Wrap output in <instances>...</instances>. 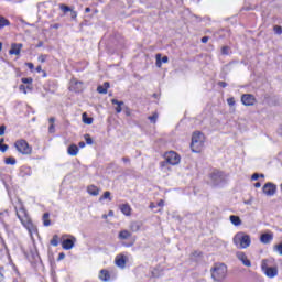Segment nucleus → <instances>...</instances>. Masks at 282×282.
Masks as SVG:
<instances>
[{
  "mask_svg": "<svg viewBox=\"0 0 282 282\" xmlns=\"http://www.w3.org/2000/svg\"><path fill=\"white\" fill-rule=\"evenodd\" d=\"M97 91L98 94H107V88H105L104 86H98Z\"/></svg>",
  "mask_w": 282,
  "mask_h": 282,
  "instance_id": "nucleus-33",
  "label": "nucleus"
},
{
  "mask_svg": "<svg viewBox=\"0 0 282 282\" xmlns=\"http://www.w3.org/2000/svg\"><path fill=\"white\" fill-rule=\"evenodd\" d=\"M76 246V237L70 236V238L64 239L62 241L63 250H72Z\"/></svg>",
  "mask_w": 282,
  "mask_h": 282,
  "instance_id": "nucleus-10",
  "label": "nucleus"
},
{
  "mask_svg": "<svg viewBox=\"0 0 282 282\" xmlns=\"http://www.w3.org/2000/svg\"><path fill=\"white\" fill-rule=\"evenodd\" d=\"M82 118H83L84 124H93V123H94V119L87 117V112H84L83 116H82Z\"/></svg>",
  "mask_w": 282,
  "mask_h": 282,
  "instance_id": "nucleus-26",
  "label": "nucleus"
},
{
  "mask_svg": "<svg viewBox=\"0 0 282 282\" xmlns=\"http://www.w3.org/2000/svg\"><path fill=\"white\" fill-rule=\"evenodd\" d=\"M237 259H239V261H241V263L243 265H246V268H250L252 265V263L250 262V260L248 259V256H246L245 252L238 251L236 253Z\"/></svg>",
  "mask_w": 282,
  "mask_h": 282,
  "instance_id": "nucleus-12",
  "label": "nucleus"
},
{
  "mask_svg": "<svg viewBox=\"0 0 282 282\" xmlns=\"http://www.w3.org/2000/svg\"><path fill=\"white\" fill-rule=\"evenodd\" d=\"M14 147H15L17 151L19 153H21L22 155H30V153H32V149H31L30 144L28 143V141H25L23 139L18 140L14 143Z\"/></svg>",
  "mask_w": 282,
  "mask_h": 282,
  "instance_id": "nucleus-6",
  "label": "nucleus"
},
{
  "mask_svg": "<svg viewBox=\"0 0 282 282\" xmlns=\"http://www.w3.org/2000/svg\"><path fill=\"white\" fill-rule=\"evenodd\" d=\"M99 279H100L101 281L107 282V281H110V280H111V275L109 274V271L102 269V270L99 272Z\"/></svg>",
  "mask_w": 282,
  "mask_h": 282,
  "instance_id": "nucleus-17",
  "label": "nucleus"
},
{
  "mask_svg": "<svg viewBox=\"0 0 282 282\" xmlns=\"http://www.w3.org/2000/svg\"><path fill=\"white\" fill-rule=\"evenodd\" d=\"M85 12L89 13V12H91V9L88 7V8L85 9Z\"/></svg>",
  "mask_w": 282,
  "mask_h": 282,
  "instance_id": "nucleus-58",
  "label": "nucleus"
},
{
  "mask_svg": "<svg viewBox=\"0 0 282 282\" xmlns=\"http://www.w3.org/2000/svg\"><path fill=\"white\" fill-rule=\"evenodd\" d=\"M87 193L89 195H93V197H97V195H100V189L94 185L88 186Z\"/></svg>",
  "mask_w": 282,
  "mask_h": 282,
  "instance_id": "nucleus-18",
  "label": "nucleus"
},
{
  "mask_svg": "<svg viewBox=\"0 0 282 282\" xmlns=\"http://www.w3.org/2000/svg\"><path fill=\"white\" fill-rule=\"evenodd\" d=\"M48 131L50 133H54V123H51V126L48 127Z\"/></svg>",
  "mask_w": 282,
  "mask_h": 282,
  "instance_id": "nucleus-47",
  "label": "nucleus"
},
{
  "mask_svg": "<svg viewBox=\"0 0 282 282\" xmlns=\"http://www.w3.org/2000/svg\"><path fill=\"white\" fill-rule=\"evenodd\" d=\"M260 177H265L263 174H260Z\"/></svg>",
  "mask_w": 282,
  "mask_h": 282,
  "instance_id": "nucleus-64",
  "label": "nucleus"
},
{
  "mask_svg": "<svg viewBox=\"0 0 282 282\" xmlns=\"http://www.w3.org/2000/svg\"><path fill=\"white\" fill-rule=\"evenodd\" d=\"M149 120L155 123L158 121V113H154L153 116L149 117Z\"/></svg>",
  "mask_w": 282,
  "mask_h": 282,
  "instance_id": "nucleus-37",
  "label": "nucleus"
},
{
  "mask_svg": "<svg viewBox=\"0 0 282 282\" xmlns=\"http://www.w3.org/2000/svg\"><path fill=\"white\" fill-rule=\"evenodd\" d=\"M37 61H39L40 63H45V61H47V55H40V56L37 57Z\"/></svg>",
  "mask_w": 282,
  "mask_h": 282,
  "instance_id": "nucleus-36",
  "label": "nucleus"
},
{
  "mask_svg": "<svg viewBox=\"0 0 282 282\" xmlns=\"http://www.w3.org/2000/svg\"><path fill=\"white\" fill-rule=\"evenodd\" d=\"M262 191L264 195H267L268 197H272V195L276 193V185H274L273 183H267L263 185Z\"/></svg>",
  "mask_w": 282,
  "mask_h": 282,
  "instance_id": "nucleus-11",
  "label": "nucleus"
},
{
  "mask_svg": "<svg viewBox=\"0 0 282 282\" xmlns=\"http://www.w3.org/2000/svg\"><path fill=\"white\" fill-rule=\"evenodd\" d=\"M26 67H29V69H34V64L33 63H26Z\"/></svg>",
  "mask_w": 282,
  "mask_h": 282,
  "instance_id": "nucleus-48",
  "label": "nucleus"
},
{
  "mask_svg": "<svg viewBox=\"0 0 282 282\" xmlns=\"http://www.w3.org/2000/svg\"><path fill=\"white\" fill-rule=\"evenodd\" d=\"M109 87V82L104 83V88L107 90V88Z\"/></svg>",
  "mask_w": 282,
  "mask_h": 282,
  "instance_id": "nucleus-54",
  "label": "nucleus"
},
{
  "mask_svg": "<svg viewBox=\"0 0 282 282\" xmlns=\"http://www.w3.org/2000/svg\"><path fill=\"white\" fill-rule=\"evenodd\" d=\"M227 105H229V107H235V98L234 97L228 98Z\"/></svg>",
  "mask_w": 282,
  "mask_h": 282,
  "instance_id": "nucleus-35",
  "label": "nucleus"
},
{
  "mask_svg": "<svg viewBox=\"0 0 282 282\" xmlns=\"http://www.w3.org/2000/svg\"><path fill=\"white\" fill-rule=\"evenodd\" d=\"M22 83H23L24 85H31L32 78H31V77H24V78H22Z\"/></svg>",
  "mask_w": 282,
  "mask_h": 282,
  "instance_id": "nucleus-34",
  "label": "nucleus"
},
{
  "mask_svg": "<svg viewBox=\"0 0 282 282\" xmlns=\"http://www.w3.org/2000/svg\"><path fill=\"white\" fill-rule=\"evenodd\" d=\"M63 259H65V253H59V256H58V261H63Z\"/></svg>",
  "mask_w": 282,
  "mask_h": 282,
  "instance_id": "nucleus-49",
  "label": "nucleus"
},
{
  "mask_svg": "<svg viewBox=\"0 0 282 282\" xmlns=\"http://www.w3.org/2000/svg\"><path fill=\"white\" fill-rule=\"evenodd\" d=\"M21 50H23V44L13 43V44H11V48L9 51V54L14 55V56H19V54H21Z\"/></svg>",
  "mask_w": 282,
  "mask_h": 282,
  "instance_id": "nucleus-13",
  "label": "nucleus"
},
{
  "mask_svg": "<svg viewBox=\"0 0 282 282\" xmlns=\"http://www.w3.org/2000/svg\"><path fill=\"white\" fill-rule=\"evenodd\" d=\"M112 216H113V214H108V215L104 214L102 219H107V217H112Z\"/></svg>",
  "mask_w": 282,
  "mask_h": 282,
  "instance_id": "nucleus-52",
  "label": "nucleus"
},
{
  "mask_svg": "<svg viewBox=\"0 0 282 282\" xmlns=\"http://www.w3.org/2000/svg\"><path fill=\"white\" fill-rule=\"evenodd\" d=\"M68 155H72L73 158H76V155H78V145L76 144H72L68 147L67 150Z\"/></svg>",
  "mask_w": 282,
  "mask_h": 282,
  "instance_id": "nucleus-20",
  "label": "nucleus"
},
{
  "mask_svg": "<svg viewBox=\"0 0 282 282\" xmlns=\"http://www.w3.org/2000/svg\"><path fill=\"white\" fill-rule=\"evenodd\" d=\"M229 50H230V48H229L228 46H224V47L221 48V54L228 55Z\"/></svg>",
  "mask_w": 282,
  "mask_h": 282,
  "instance_id": "nucleus-40",
  "label": "nucleus"
},
{
  "mask_svg": "<svg viewBox=\"0 0 282 282\" xmlns=\"http://www.w3.org/2000/svg\"><path fill=\"white\" fill-rule=\"evenodd\" d=\"M3 50V43L0 42V52Z\"/></svg>",
  "mask_w": 282,
  "mask_h": 282,
  "instance_id": "nucleus-63",
  "label": "nucleus"
},
{
  "mask_svg": "<svg viewBox=\"0 0 282 282\" xmlns=\"http://www.w3.org/2000/svg\"><path fill=\"white\" fill-rule=\"evenodd\" d=\"M122 161L123 162H129V159L128 158H122Z\"/></svg>",
  "mask_w": 282,
  "mask_h": 282,
  "instance_id": "nucleus-62",
  "label": "nucleus"
},
{
  "mask_svg": "<svg viewBox=\"0 0 282 282\" xmlns=\"http://www.w3.org/2000/svg\"><path fill=\"white\" fill-rule=\"evenodd\" d=\"M226 274H228V267L224 263H216L212 269V279L214 281H224Z\"/></svg>",
  "mask_w": 282,
  "mask_h": 282,
  "instance_id": "nucleus-3",
  "label": "nucleus"
},
{
  "mask_svg": "<svg viewBox=\"0 0 282 282\" xmlns=\"http://www.w3.org/2000/svg\"><path fill=\"white\" fill-rule=\"evenodd\" d=\"M272 239H274L273 234H262L260 237L261 243H264V245L270 243V241H272Z\"/></svg>",
  "mask_w": 282,
  "mask_h": 282,
  "instance_id": "nucleus-15",
  "label": "nucleus"
},
{
  "mask_svg": "<svg viewBox=\"0 0 282 282\" xmlns=\"http://www.w3.org/2000/svg\"><path fill=\"white\" fill-rule=\"evenodd\" d=\"M234 243L235 246H238V248L246 250V248H250V243H252V240L250 239V235L240 231L235 235Z\"/></svg>",
  "mask_w": 282,
  "mask_h": 282,
  "instance_id": "nucleus-2",
  "label": "nucleus"
},
{
  "mask_svg": "<svg viewBox=\"0 0 282 282\" xmlns=\"http://www.w3.org/2000/svg\"><path fill=\"white\" fill-rule=\"evenodd\" d=\"M0 151H1L2 153H6V151H8V144H1V143H0Z\"/></svg>",
  "mask_w": 282,
  "mask_h": 282,
  "instance_id": "nucleus-38",
  "label": "nucleus"
},
{
  "mask_svg": "<svg viewBox=\"0 0 282 282\" xmlns=\"http://www.w3.org/2000/svg\"><path fill=\"white\" fill-rule=\"evenodd\" d=\"M53 28H54L55 30H58L59 24H54Z\"/></svg>",
  "mask_w": 282,
  "mask_h": 282,
  "instance_id": "nucleus-61",
  "label": "nucleus"
},
{
  "mask_svg": "<svg viewBox=\"0 0 282 282\" xmlns=\"http://www.w3.org/2000/svg\"><path fill=\"white\" fill-rule=\"evenodd\" d=\"M59 9L62 10V12H72V8L66 4H59Z\"/></svg>",
  "mask_w": 282,
  "mask_h": 282,
  "instance_id": "nucleus-31",
  "label": "nucleus"
},
{
  "mask_svg": "<svg viewBox=\"0 0 282 282\" xmlns=\"http://www.w3.org/2000/svg\"><path fill=\"white\" fill-rule=\"evenodd\" d=\"M119 210L121 213H131V206L129 204L119 205Z\"/></svg>",
  "mask_w": 282,
  "mask_h": 282,
  "instance_id": "nucleus-24",
  "label": "nucleus"
},
{
  "mask_svg": "<svg viewBox=\"0 0 282 282\" xmlns=\"http://www.w3.org/2000/svg\"><path fill=\"white\" fill-rule=\"evenodd\" d=\"M42 219H43L44 226H50V224H51L50 223V214H44Z\"/></svg>",
  "mask_w": 282,
  "mask_h": 282,
  "instance_id": "nucleus-29",
  "label": "nucleus"
},
{
  "mask_svg": "<svg viewBox=\"0 0 282 282\" xmlns=\"http://www.w3.org/2000/svg\"><path fill=\"white\" fill-rule=\"evenodd\" d=\"M36 72H37V74H41V72H43V68L41 66H37Z\"/></svg>",
  "mask_w": 282,
  "mask_h": 282,
  "instance_id": "nucleus-53",
  "label": "nucleus"
},
{
  "mask_svg": "<svg viewBox=\"0 0 282 282\" xmlns=\"http://www.w3.org/2000/svg\"><path fill=\"white\" fill-rule=\"evenodd\" d=\"M274 31H275L276 34H282L281 26H274Z\"/></svg>",
  "mask_w": 282,
  "mask_h": 282,
  "instance_id": "nucleus-42",
  "label": "nucleus"
},
{
  "mask_svg": "<svg viewBox=\"0 0 282 282\" xmlns=\"http://www.w3.org/2000/svg\"><path fill=\"white\" fill-rule=\"evenodd\" d=\"M0 135H6V126L0 127Z\"/></svg>",
  "mask_w": 282,
  "mask_h": 282,
  "instance_id": "nucleus-41",
  "label": "nucleus"
},
{
  "mask_svg": "<svg viewBox=\"0 0 282 282\" xmlns=\"http://www.w3.org/2000/svg\"><path fill=\"white\" fill-rule=\"evenodd\" d=\"M20 91H23V94H28V90L25 89V85H20Z\"/></svg>",
  "mask_w": 282,
  "mask_h": 282,
  "instance_id": "nucleus-45",
  "label": "nucleus"
},
{
  "mask_svg": "<svg viewBox=\"0 0 282 282\" xmlns=\"http://www.w3.org/2000/svg\"><path fill=\"white\" fill-rule=\"evenodd\" d=\"M241 102L245 107H252L257 104V98H254V95L245 94L241 96Z\"/></svg>",
  "mask_w": 282,
  "mask_h": 282,
  "instance_id": "nucleus-9",
  "label": "nucleus"
},
{
  "mask_svg": "<svg viewBox=\"0 0 282 282\" xmlns=\"http://www.w3.org/2000/svg\"><path fill=\"white\" fill-rule=\"evenodd\" d=\"M51 246H54V248H56V246H58V235L53 236V238L51 240Z\"/></svg>",
  "mask_w": 282,
  "mask_h": 282,
  "instance_id": "nucleus-30",
  "label": "nucleus"
},
{
  "mask_svg": "<svg viewBox=\"0 0 282 282\" xmlns=\"http://www.w3.org/2000/svg\"><path fill=\"white\" fill-rule=\"evenodd\" d=\"M210 178L214 186H219V184H223V182H226V176L224 175V172H220L218 170H215L212 173Z\"/></svg>",
  "mask_w": 282,
  "mask_h": 282,
  "instance_id": "nucleus-7",
  "label": "nucleus"
},
{
  "mask_svg": "<svg viewBox=\"0 0 282 282\" xmlns=\"http://www.w3.org/2000/svg\"><path fill=\"white\" fill-rule=\"evenodd\" d=\"M204 147V133L196 131L192 135L191 149L193 153H199Z\"/></svg>",
  "mask_w": 282,
  "mask_h": 282,
  "instance_id": "nucleus-4",
  "label": "nucleus"
},
{
  "mask_svg": "<svg viewBox=\"0 0 282 282\" xmlns=\"http://www.w3.org/2000/svg\"><path fill=\"white\" fill-rule=\"evenodd\" d=\"M259 177H260L259 173H254L252 174L251 180L257 181L259 180Z\"/></svg>",
  "mask_w": 282,
  "mask_h": 282,
  "instance_id": "nucleus-43",
  "label": "nucleus"
},
{
  "mask_svg": "<svg viewBox=\"0 0 282 282\" xmlns=\"http://www.w3.org/2000/svg\"><path fill=\"white\" fill-rule=\"evenodd\" d=\"M155 58H156V67H162V63H169V57L167 56L162 57V54H156Z\"/></svg>",
  "mask_w": 282,
  "mask_h": 282,
  "instance_id": "nucleus-16",
  "label": "nucleus"
},
{
  "mask_svg": "<svg viewBox=\"0 0 282 282\" xmlns=\"http://www.w3.org/2000/svg\"><path fill=\"white\" fill-rule=\"evenodd\" d=\"M86 144H94V140H91V137L89 134H85Z\"/></svg>",
  "mask_w": 282,
  "mask_h": 282,
  "instance_id": "nucleus-32",
  "label": "nucleus"
},
{
  "mask_svg": "<svg viewBox=\"0 0 282 282\" xmlns=\"http://www.w3.org/2000/svg\"><path fill=\"white\" fill-rule=\"evenodd\" d=\"M254 187L256 188H261V184L258 182V183L254 184Z\"/></svg>",
  "mask_w": 282,
  "mask_h": 282,
  "instance_id": "nucleus-56",
  "label": "nucleus"
},
{
  "mask_svg": "<svg viewBox=\"0 0 282 282\" xmlns=\"http://www.w3.org/2000/svg\"><path fill=\"white\" fill-rule=\"evenodd\" d=\"M79 148H80V149H85V142H83V141L79 142Z\"/></svg>",
  "mask_w": 282,
  "mask_h": 282,
  "instance_id": "nucleus-55",
  "label": "nucleus"
},
{
  "mask_svg": "<svg viewBox=\"0 0 282 282\" xmlns=\"http://www.w3.org/2000/svg\"><path fill=\"white\" fill-rule=\"evenodd\" d=\"M140 228H142V223L140 221H134L130 225V229L132 230V232H138Z\"/></svg>",
  "mask_w": 282,
  "mask_h": 282,
  "instance_id": "nucleus-21",
  "label": "nucleus"
},
{
  "mask_svg": "<svg viewBox=\"0 0 282 282\" xmlns=\"http://www.w3.org/2000/svg\"><path fill=\"white\" fill-rule=\"evenodd\" d=\"M230 221L234 226H241V218L239 216H230Z\"/></svg>",
  "mask_w": 282,
  "mask_h": 282,
  "instance_id": "nucleus-25",
  "label": "nucleus"
},
{
  "mask_svg": "<svg viewBox=\"0 0 282 282\" xmlns=\"http://www.w3.org/2000/svg\"><path fill=\"white\" fill-rule=\"evenodd\" d=\"M4 163L14 166V164H17V159H14V156H9L4 160Z\"/></svg>",
  "mask_w": 282,
  "mask_h": 282,
  "instance_id": "nucleus-27",
  "label": "nucleus"
},
{
  "mask_svg": "<svg viewBox=\"0 0 282 282\" xmlns=\"http://www.w3.org/2000/svg\"><path fill=\"white\" fill-rule=\"evenodd\" d=\"M3 281V273L0 271V282Z\"/></svg>",
  "mask_w": 282,
  "mask_h": 282,
  "instance_id": "nucleus-59",
  "label": "nucleus"
},
{
  "mask_svg": "<svg viewBox=\"0 0 282 282\" xmlns=\"http://www.w3.org/2000/svg\"><path fill=\"white\" fill-rule=\"evenodd\" d=\"M274 248H275L276 252H279V254L282 256V243L275 246Z\"/></svg>",
  "mask_w": 282,
  "mask_h": 282,
  "instance_id": "nucleus-39",
  "label": "nucleus"
},
{
  "mask_svg": "<svg viewBox=\"0 0 282 282\" xmlns=\"http://www.w3.org/2000/svg\"><path fill=\"white\" fill-rule=\"evenodd\" d=\"M218 85L223 88L228 87V84L226 82H219Z\"/></svg>",
  "mask_w": 282,
  "mask_h": 282,
  "instance_id": "nucleus-46",
  "label": "nucleus"
},
{
  "mask_svg": "<svg viewBox=\"0 0 282 282\" xmlns=\"http://www.w3.org/2000/svg\"><path fill=\"white\" fill-rule=\"evenodd\" d=\"M10 25V21L6 19L3 15H0V30H3V28Z\"/></svg>",
  "mask_w": 282,
  "mask_h": 282,
  "instance_id": "nucleus-23",
  "label": "nucleus"
},
{
  "mask_svg": "<svg viewBox=\"0 0 282 282\" xmlns=\"http://www.w3.org/2000/svg\"><path fill=\"white\" fill-rule=\"evenodd\" d=\"M111 102H112V105H117L116 112L122 113V107H124V101H119L118 99H112Z\"/></svg>",
  "mask_w": 282,
  "mask_h": 282,
  "instance_id": "nucleus-19",
  "label": "nucleus"
},
{
  "mask_svg": "<svg viewBox=\"0 0 282 282\" xmlns=\"http://www.w3.org/2000/svg\"><path fill=\"white\" fill-rule=\"evenodd\" d=\"M159 206H164V200H160Z\"/></svg>",
  "mask_w": 282,
  "mask_h": 282,
  "instance_id": "nucleus-60",
  "label": "nucleus"
},
{
  "mask_svg": "<svg viewBox=\"0 0 282 282\" xmlns=\"http://www.w3.org/2000/svg\"><path fill=\"white\" fill-rule=\"evenodd\" d=\"M261 270L268 276V279L279 276V267L274 264V259H263L261 261Z\"/></svg>",
  "mask_w": 282,
  "mask_h": 282,
  "instance_id": "nucleus-1",
  "label": "nucleus"
},
{
  "mask_svg": "<svg viewBox=\"0 0 282 282\" xmlns=\"http://www.w3.org/2000/svg\"><path fill=\"white\" fill-rule=\"evenodd\" d=\"M115 263L118 268H124L127 265V257L119 254L115 259Z\"/></svg>",
  "mask_w": 282,
  "mask_h": 282,
  "instance_id": "nucleus-14",
  "label": "nucleus"
},
{
  "mask_svg": "<svg viewBox=\"0 0 282 282\" xmlns=\"http://www.w3.org/2000/svg\"><path fill=\"white\" fill-rule=\"evenodd\" d=\"M131 237V234L129 230H121L119 232V239L127 240Z\"/></svg>",
  "mask_w": 282,
  "mask_h": 282,
  "instance_id": "nucleus-22",
  "label": "nucleus"
},
{
  "mask_svg": "<svg viewBox=\"0 0 282 282\" xmlns=\"http://www.w3.org/2000/svg\"><path fill=\"white\" fill-rule=\"evenodd\" d=\"M17 217L18 219H20L21 224L24 225V228L29 230L30 235L36 232V227L34 226V224H32V218H30V215H28V213H17Z\"/></svg>",
  "mask_w": 282,
  "mask_h": 282,
  "instance_id": "nucleus-5",
  "label": "nucleus"
},
{
  "mask_svg": "<svg viewBox=\"0 0 282 282\" xmlns=\"http://www.w3.org/2000/svg\"><path fill=\"white\" fill-rule=\"evenodd\" d=\"M48 122H50L51 124H54V122H56V119H55L54 117H51V118L48 119Z\"/></svg>",
  "mask_w": 282,
  "mask_h": 282,
  "instance_id": "nucleus-50",
  "label": "nucleus"
},
{
  "mask_svg": "<svg viewBox=\"0 0 282 282\" xmlns=\"http://www.w3.org/2000/svg\"><path fill=\"white\" fill-rule=\"evenodd\" d=\"M202 43H208V36L202 37Z\"/></svg>",
  "mask_w": 282,
  "mask_h": 282,
  "instance_id": "nucleus-51",
  "label": "nucleus"
},
{
  "mask_svg": "<svg viewBox=\"0 0 282 282\" xmlns=\"http://www.w3.org/2000/svg\"><path fill=\"white\" fill-rule=\"evenodd\" d=\"M102 199H109L111 202V192H105L102 196H100L99 202H102Z\"/></svg>",
  "mask_w": 282,
  "mask_h": 282,
  "instance_id": "nucleus-28",
  "label": "nucleus"
},
{
  "mask_svg": "<svg viewBox=\"0 0 282 282\" xmlns=\"http://www.w3.org/2000/svg\"><path fill=\"white\" fill-rule=\"evenodd\" d=\"M70 17H72L73 19H76V17H78V13H77L76 11L72 10V11H70Z\"/></svg>",
  "mask_w": 282,
  "mask_h": 282,
  "instance_id": "nucleus-44",
  "label": "nucleus"
},
{
  "mask_svg": "<svg viewBox=\"0 0 282 282\" xmlns=\"http://www.w3.org/2000/svg\"><path fill=\"white\" fill-rule=\"evenodd\" d=\"M36 47H43V42L40 41V42L37 43Z\"/></svg>",
  "mask_w": 282,
  "mask_h": 282,
  "instance_id": "nucleus-57",
  "label": "nucleus"
},
{
  "mask_svg": "<svg viewBox=\"0 0 282 282\" xmlns=\"http://www.w3.org/2000/svg\"><path fill=\"white\" fill-rule=\"evenodd\" d=\"M164 158L167 164H171L172 166H176L181 161L180 154L173 151L165 153Z\"/></svg>",
  "mask_w": 282,
  "mask_h": 282,
  "instance_id": "nucleus-8",
  "label": "nucleus"
}]
</instances>
